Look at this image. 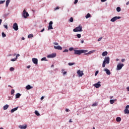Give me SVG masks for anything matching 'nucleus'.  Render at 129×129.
I'll use <instances>...</instances> for the list:
<instances>
[{"mask_svg": "<svg viewBox=\"0 0 129 129\" xmlns=\"http://www.w3.org/2000/svg\"><path fill=\"white\" fill-rule=\"evenodd\" d=\"M74 51L75 55H81L82 53H87L88 52L87 50H75Z\"/></svg>", "mask_w": 129, "mask_h": 129, "instance_id": "f257e3e1", "label": "nucleus"}, {"mask_svg": "<svg viewBox=\"0 0 129 129\" xmlns=\"http://www.w3.org/2000/svg\"><path fill=\"white\" fill-rule=\"evenodd\" d=\"M109 60H110L109 57H105L104 61H103V64H102L103 68H104V67H105L106 64H109Z\"/></svg>", "mask_w": 129, "mask_h": 129, "instance_id": "f03ea898", "label": "nucleus"}, {"mask_svg": "<svg viewBox=\"0 0 129 129\" xmlns=\"http://www.w3.org/2000/svg\"><path fill=\"white\" fill-rule=\"evenodd\" d=\"M73 32H82V26H80V25L76 28L73 29Z\"/></svg>", "mask_w": 129, "mask_h": 129, "instance_id": "7ed1b4c3", "label": "nucleus"}, {"mask_svg": "<svg viewBox=\"0 0 129 129\" xmlns=\"http://www.w3.org/2000/svg\"><path fill=\"white\" fill-rule=\"evenodd\" d=\"M22 16L24 18V19H27L28 17H29V13L26 12V10H24L22 13Z\"/></svg>", "mask_w": 129, "mask_h": 129, "instance_id": "20e7f679", "label": "nucleus"}, {"mask_svg": "<svg viewBox=\"0 0 129 129\" xmlns=\"http://www.w3.org/2000/svg\"><path fill=\"white\" fill-rule=\"evenodd\" d=\"M123 66H124V64H123V63H118L117 65L116 70H121V69L122 68V67H123Z\"/></svg>", "mask_w": 129, "mask_h": 129, "instance_id": "39448f33", "label": "nucleus"}, {"mask_svg": "<svg viewBox=\"0 0 129 129\" xmlns=\"http://www.w3.org/2000/svg\"><path fill=\"white\" fill-rule=\"evenodd\" d=\"M13 28L15 31H18L19 30V26H18V24L17 23H15L13 24Z\"/></svg>", "mask_w": 129, "mask_h": 129, "instance_id": "423d86ee", "label": "nucleus"}, {"mask_svg": "<svg viewBox=\"0 0 129 129\" xmlns=\"http://www.w3.org/2000/svg\"><path fill=\"white\" fill-rule=\"evenodd\" d=\"M119 19H121V17L119 16H115L113 18H112L110 21L111 22H115V21H116V20H119Z\"/></svg>", "mask_w": 129, "mask_h": 129, "instance_id": "0eeeda50", "label": "nucleus"}, {"mask_svg": "<svg viewBox=\"0 0 129 129\" xmlns=\"http://www.w3.org/2000/svg\"><path fill=\"white\" fill-rule=\"evenodd\" d=\"M100 83H101V82H98V83H97L94 85V86L95 87H96V88H99V87H100V86H101V85L100 84Z\"/></svg>", "mask_w": 129, "mask_h": 129, "instance_id": "6e6552de", "label": "nucleus"}, {"mask_svg": "<svg viewBox=\"0 0 129 129\" xmlns=\"http://www.w3.org/2000/svg\"><path fill=\"white\" fill-rule=\"evenodd\" d=\"M52 25H53V22L50 21L48 25V30H53V26H52Z\"/></svg>", "mask_w": 129, "mask_h": 129, "instance_id": "1a4fd4ad", "label": "nucleus"}, {"mask_svg": "<svg viewBox=\"0 0 129 129\" xmlns=\"http://www.w3.org/2000/svg\"><path fill=\"white\" fill-rule=\"evenodd\" d=\"M19 128L20 129H26L27 127H28V125L25 124V125H20L19 126Z\"/></svg>", "mask_w": 129, "mask_h": 129, "instance_id": "9d476101", "label": "nucleus"}, {"mask_svg": "<svg viewBox=\"0 0 129 129\" xmlns=\"http://www.w3.org/2000/svg\"><path fill=\"white\" fill-rule=\"evenodd\" d=\"M77 74H78L79 77H82L83 75H84V73H83V72L80 71V70H79L77 72Z\"/></svg>", "mask_w": 129, "mask_h": 129, "instance_id": "9b49d317", "label": "nucleus"}, {"mask_svg": "<svg viewBox=\"0 0 129 129\" xmlns=\"http://www.w3.org/2000/svg\"><path fill=\"white\" fill-rule=\"evenodd\" d=\"M32 61L34 63V64H38V59L36 58H33L32 59Z\"/></svg>", "mask_w": 129, "mask_h": 129, "instance_id": "f8f14e48", "label": "nucleus"}, {"mask_svg": "<svg viewBox=\"0 0 129 129\" xmlns=\"http://www.w3.org/2000/svg\"><path fill=\"white\" fill-rule=\"evenodd\" d=\"M56 56V53H52L51 54H49L47 56V58H54Z\"/></svg>", "mask_w": 129, "mask_h": 129, "instance_id": "ddd939ff", "label": "nucleus"}, {"mask_svg": "<svg viewBox=\"0 0 129 129\" xmlns=\"http://www.w3.org/2000/svg\"><path fill=\"white\" fill-rule=\"evenodd\" d=\"M104 71H105L107 75H110V71L107 69H105L104 70Z\"/></svg>", "mask_w": 129, "mask_h": 129, "instance_id": "4468645a", "label": "nucleus"}, {"mask_svg": "<svg viewBox=\"0 0 129 129\" xmlns=\"http://www.w3.org/2000/svg\"><path fill=\"white\" fill-rule=\"evenodd\" d=\"M54 48L55 50H62V47L60 45H58L57 46H54Z\"/></svg>", "mask_w": 129, "mask_h": 129, "instance_id": "2eb2a0df", "label": "nucleus"}, {"mask_svg": "<svg viewBox=\"0 0 129 129\" xmlns=\"http://www.w3.org/2000/svg\"><path fill=\"white\" fill-rule=\"evenodd\" d=\"M95 52V50L90 51L89 52L85 53L84 55H89V54H92V53H94Z\"/></svg>", "mask_w": 129, "mask_h": 129, "instance_id": "dca6fc26", "label": "nucleus"}, {"mask_svg": "<svg viewBox=\"0 0 129 129\" xmlns=\"http://www.w3.org/2000/svg\"><path fill=\"white\" fill-rule=\"evenodd\" d=\"M18 108H19V107L14 108L11 109V113H13V112H15V111H16V110H18Z\"/></svg>", "mask_w": 129, "mask_h": 129, "instance_id": "f3484780", "label": "nucleus"}, {"mask_svg": "<svg viewBox=\"0 0 129 129\" xmlns=\"http://www.w3.org/2000/svg\"><path fill=\"white\" fill-rule=\"evenodd\" d=\"M26 88L27 90H30V89H32V88H33V87L31 86L30 85H28L26 87Z\"/></svg>", "mask_w": 129, "mask_h": 129, "instance_id": "a211bd4d", "label": "nucleus"}, {"mask_svg": "<svg viewBox=\"0 0 129 129\" xmlns=\"http://www.w3.org/2000/svg\"><path fill=\"white\" fill-rule=\"evenodd\" d=\"M10 2H11V0H7L6 1V6L7 7V8L9 7V4H10Z\"/></svg>", "mask_w": 129, "mask_h": 129, "instance_id": "6ab92c4d", "label": "nucleus"}, {"mask_svg": "<svg viewBox=\"0 0 129 129\" xmlns=\"http://www.w3.org/2000/svg\"><path fill=\"white\" fill-rule=\"evenodd\" d=\"M3 108L4 110H7V109L9 108V105L8 104L5 105L4 106Z\"/></svg>", "mask_w": 129, "mask_h": 129, "instance_id": "aec40b11", "label": "nucleus"}, {"mask_svg": "<svg viewBox=\"0 0 129 129\" xmlns=\"http://www.w3.org/2000/svg\"><path fill=\"white\" fill-rule=\"evenodd\" d=\"M21 94H20V93H18L16 94V98H20V97H21Z\"/></svg>", "mask_w": 129, "mask_h": 129, "instance_id": "412c9836", "label": "nucleus"}, {"mask_svg": "<svg viewBox=\"0 0 129 129\" xmlns=\"http://www.w3.org/2000/svg\"><path fill=\"white\" fill-rule=\"evenodd\" d=\"M117 100V99H114V100H110V104H113L114 103V101H116Z\"/></svg>", "mask_w": 129, "mask_h": 129, "instance_id": "4be33fe9", "label": "nucleus"}, {"mask_svg": "<svg viewBox=\"0 0 129 129\" xmlns=\"http://www.w3.org/2000/svg\"><path fill=\"white\" fill-rule=\"evenodd\" d=\"M124 112L125 113V114H128L129 113V110H128V109H125L124 110Z\"/></svg>", "mask_w": 129, "mask_h": 129, "instance_id": "5701e85b", "label": "nucleus"}, {"mask_svg": "<svg viewBox=\"0 0 129 129\" xmlns=\"http://www.w3.org/2000/svg\"><path fill=\"white\" fill-rule=\"evenodd\" d=\"M116 121H117V122H119V121H121V118H120V117H117L116 118Z\"/></svg>", "mask_w": 129, "mask_h": 129, "instance_id": "b1692460", "label": "nucleus"}, {"mask_svg": "<svg viewBox=\"0 0 129 129\" xmlns=\"http://www.w3.org/2000/svg\"><path fill=\"white\" fill-rule=\"evenodd\" d=\"M107 54H108L107 51H105L102 53V56H106Z\"/></svg>", "mask_w": 129, "mask_h": 129, "instance_id": "393cba45", "label": "nucleus"}, {"mask_svg": "<svg viewBox=\"0 0 129 129\" xmlns=\"http://www.w3.org/2000/svg\"><path fill=\"white\" fill-rule=\"evenodd\" d=\"M116 11H117V12L119 13V12H120V11H121V9H120V7H117Z\"/></svg>", "mask_w": 129, "mask_h": 129, "instance_id": "a878e982", "label": "nucleus"}, {"mask_svg": "<svg viewBox=\"0 0 129 129\" xmlns=\"http://www.w3.org/2000/svg\"><path fill=\"white\" fill-rule=\"evenodd\" d=\"M91 17V15H90V14L88 13L87 15L86 16V18L87 19H88V18H90Z\"/></svg>", "mask_w": 129, "mask_h": 129, "instance_id": "bb28decb", "label": "nucleus"}, {"mask_svg": "<svg viewBox=\"0 0 129 129\" xmlns=\"http://www.w3.org/2000/svg\"><path fill=\"white\" fill-rule=\"evenodd\" d=\"M68 65H69V66H72L73 65H75V62H69L68 63Z\"/></svg>", "mask_w": 129, "mask_h": 129, "instance_id": "cd10ccee", "label": "nucleus"}, {"mask_svg": "<svg viewBox=\"0 0 129 129\" xmlns=\"http://www.w3.org/2000/svg\"><path fill=\"white\" fill-rule=\"evenodd\" d=\"M35 113L36 115H37V116H39V115H40V113H39V112H38V111L37 110L35 111Z\"/></svg>", "mask_w": 129, "mask_h": 129, "instance_id": "c85d7f7f", "label": "nucleus"}, {"mask_svg": "<svg viewBox=\"0 0 129 129\" xmlns=\"http://www.w3.org/2000/svg\"><path fill=\"white\" fill-rule=\"evenodd\" d=\"M2 37H3V38H5V37H7V35H6V34H5L4 32H2Z\"/></svg>", "mask_w": 129, "mask_h": 129, "instance_id": "c756f323", "label": "nucleus"}, {"mask_svg": "<svg viewBox=\"0 0 129 129\" xmlns=\"http://www.w3.org/2000/svg\"><path fill=\"white\" fill-rule=\"evenodd\" d=\"M33 37H34V35H33V34H29L28 36V38H33Z\"/></svg>", "mask_w": 129, "mask_h": 129, "instance_id": "7c9ffc66", "label": "nucleus"}, {"mask_svg": "<svg viewBox=\"0 0 129 129\" xmlns=\"http://www.w3.org/2000/svg\"><path fill=\"white\" fill-rule=\"evenodd\" d=\"M41 60V61H47V58L46 57H43Z\"/></svg>", "mask_w": 129, "mask_h": 129, "instance_id": "2f4dec72", "label": "nucleus"}, {"mask_svg": "<svg viewBox=\"0 0 129 129\" xmlns=\"http://www.w3.org/2000/svg\"><path fill=\"white\" fill-rule=\"evenodd\" d=\"M70 22L71 23H73V17H71L70 19Z\"/></svg>", "mask_w": 129, "mask_h": 129, "instance_id": "473e14b6", "label": "nucleus"}, {"mask_svg": "<svg viewBox=\"0 0 129 129\" xmlns=\"http://www.w3.org/2000/svg\"><path fill=\"white\" fill-rule=\"evenodd\" d=\"M15 93V90L12 89L11 90V95H13V94H14Z\"/></svg>", "mask_w": 129, "mask_h": 129, "instance_id": "72a5a7b5", "label": "nucleus"}, {"mask_svg": "<svg viewBox=\"0 0 129 129\" xmlns=\"http://www.w3.org/2000/svg\"><path fill=\"white\" fill-rule=\"evenodd\" d=\"M97 105H98L97 103H94L92 105V106H97Z\"/></svg>", "mask_w": 129, "mask_h": 129, "instance_id": "f704fd0d", "label": "nucleus"}, {"mask_svg": "<svg viewBox=\"0 0 129 129\" xmlns=\"http://www.w3.org/2000/svg\"><path fill=\"white\" fill-rule=\"evenodd\" d=\"M77 36L78 37V38H81V34H78L77 35Z\"/></svg>", "mask_w": 129, "mask_h": 129, "instance_id": "c9c22d12", "label": "nucleus"}, {"mask_svg": "<svg viewBox=\"0 0 129 129\" xmlns=\"http://www.w3.org/2000/svg\"><path fill=\"white\" fill-rule=\"evenodd\" d=\"M10 71H14V70H15V68H14L13 67L10 68Z\"/></svg>", "mask_w": 129, "mask_h": 129, "instance_id": "e433bc0d", "label": "nucleus"}, {"mask_svg": "<svg viewBox=\"0 0 129 129\" xmlns=\"http://www.w3.org/2000/svg\"><path fill=\"white\" fill-rule=\"evenodd\" d=\"M6 1H0V5L2 4H4V3H5Z\"/></svg>", "mask_w": 129, "mask_h": 129, "instance_id": "4c0bfd02", "label": "nucleus"}, {"mask_svg": "<svg viewBox=\"0 0 129 129\" xmlns=\"http://www.w3.org/2000/svg\"><path fill=\"white\" fill-rule=\"evenodd\" d=\"M16 60H17L16 58L11 59V61H12L13 62L16 61Z\"/></svg>", "mask_w": 129, "mask_h": 129, "instance_id": "58836bf2", "label": "nucleus"}, {"mask_svg": "<svg viewBox=\"0 0 129 129\" xmlns=\"http://www.w3.org/2000/svg\"><path fill=\"white\" fill-rule=\"evenodd\" d=\"M69 50L68 49H64V50L63 51V53H65V52H69Z\"/></svg>", "mask_w": 129, "mask_h": 129, "instance_id": "ea45409f", "label": "nucleus"}, {"mask_svg": "<svg viewBox=\"0 0 129 129\" xmlns=\"http://www.w3.org/2000/svg\"><path fill=\"white\" fill-rule=\"evenodd\" d=\"M74 48H73V47H70L69 48V51H73Z\"/></svg>", "mask_w": 129, "mask_h": 129, "instance_id": "a19ab883", "label": "nucleus"}, {"mask_svg": "<svg viewBox=\"0 0 129 129\" xmlns=\"http://www.w3.org/2000/svg\"><path fill=\"white\" fill-rule=\"evenodd\" d=\"M78 3V0H75V2H74L75 5H76V4H77Z\"/></svg>", "mask_w": 129, "mask_h": 129, "instance_id": "79ce46f5", "label": "nucleus"}, {"mask_svg": "<svg viewBox=\"0 0 129 129\" xmlns=\"http://www.w3.org/2000/svg\"><path fill=\"white\" fill-rule=\"evenodd\" d=\"M54 45H55V46H58V45H59V43H57V42H54L53 43Z\"/></svg>", "mask_w": 129, "mask_h": 129, "instance_id": "37998d69", "label": "nucleus"}, {"mask_svg": "<svg viewBox=\"0 0 129 129\" xmlns=\"http://www.w3.org/2000/svg\"><path fill=\"white\" fill-rule=\"evenodd\" d=\"M98 74V71H97L95 72V76H96Z\"/></svg>", "mask_w": 129, "mask_h": 129, "instance_id": "c03bdc74", "label": "nucleus"}, {"mask_svg": "<svg viewBox=\"0 0 129 129\" xmlns=\"http://www.w3.org/2000/svg\"><path fill=\"white\" fill-rule=\"evenodd\" d=\"M59 9H60V8H59V7H57L54 9V11H56V10H59Z\"/></svg>", "mask_w": 129, "mask_h": 129, "instance_id": "a18cd8bd", "label": "nucleus"}, {"mask_svg": "<svg viewBox=\"0 0 129 129\" xmlns=\"http://www.w3.org/2000/svg\"><path fill=\"white\" fill-rule=\"evenodd\" d=\"M128 108H129V105H127L126 106V107H125V109H128Z\"/></svg>", "mask_w": 129, "mask_h": 129, "instance_id": "49530a36", "label": "nucleus"}, {"mask_svg": "<svg viewBox=\"0 0 129 129\" xmlns=\"http://www.w3.org/2000/svg\"><path fill=\"white\" fill-rule=\"evenodd\" d=\"M18 57H20V54H18L16 55V59H18Z\"/></svg>", "mask_w": 129, "mask_h": 129, "instance_id": "de8ad7c7", "label": "nucleus"}, {"mask_svg": "<svg viewBox=\"0 0 129 129\" xmlns=\"http://www.w3.org/2000/svg\"><path fill=\"white\" fill-rule=\"evenodd\" d=\"M4 27L5 28V29H8V25H4Z\"/></svg>", "mask_w": 129, "mask_h": 129, "instance_id": "09e8293b", "label": "nucleus"}, {"mask_svg": "<svg viewBox=\"0 0 129 129\" xmlns=\"http://www.w3.org/2000/svg\"><path fill=\"white\" fill-rule=\"evenodd\" d=\"M102 39V37H101L98 39V41L99 42V41H101Z\"/></svg>", "mask_w": 129, "mask_h": 129, "instance_id": "8fccbe9b", "label": "nucleus"}, {"mask_svg": "<svg viewBox=\"0 0 129 129\" xmlns=\"http://www.w3.org/2000/svg\"><path fill=\"white\" fill-rule=\"evenodd\" d=\"M66 74H67V72H63V75H65Z\"/></svg>", "mask_w": 129, "mask_h": 129, "instance_id": "3c124183", "label": "nucleus"}, {"mask_svg": "<svg viewBox=\"0 0 129 129\" xmlns=\"http://www.w3.org/2000/svg\"><path fill=\"white\" fill-rule=\"evenodd\" d=\"M124 61H125V59L123 58L121 59V62H124Z\"/></svg>", "mask_w": 129, "mask_h": 129, "instance_id": "603ef678", "label": "nucleus"}, {"mask_svg": "<svg viewBox=\"0 0 129 129\" xmlns=\"http://www.w3.org/2000/svg\"><path fill=\"white\" fill-rule=\"evenodd\" d=\"M43 31H45V29L44 28L40 31L41 33H43Z\"/></svg>", "mask_w": 129, "mask_h": 129, "instance_id": "864d4df0", "label": "nucleus"}, {"mask_svg": "<svg viewBox=\"0 0 129 129\" xmlns=\"http://www.w3.org/2000/svg\"><path fill=\"white\" fill-rule=\"evenodd\" d=\"M101 2H102V3H104V2H106V0H101Z\"/></svg>", "mask_w": 129, "mask_h": 129, "instance_id": "5fc2aeb1", "label": "nucleus"}, {"mask_svg": "<svg viewBox=\"0 0 129 129\" xmlns=\"http://www.w3.org/2000/svg\"><path fill=\"white\" fill-rule=\"evenodd\" d=\"M43 99H44V96H42V97H41V100H43Z\"/></svg>", "mask_w": 129, "mask_h": 129, "instance_id": "6e6d98bb", "label": "nucleus"}, {"mask_svg": "<svg viewBox=\"0 0 129 129\" xmlns=\"http://www.w3.org/2000/svg\"><path fill=\"white\" fill-rule=\"evenodd\" d=\"M66 111H67V112H68V111H69V109H66Z\"/></svg>", "mask_w": 129, "mask_h": 129, "instance_id": "4d7b16f0", "label": "nucleus"}, {"mask_svg": "<svg viewBox=\"0 0 129 129\" xmlns=\"http://www.w3.org/2000/svg\"><path fill=\"white\" fill-rule=\"evenodd\" d=\"M83 43H84V40H81V43L83 44Z\"/></svg>", "mask_w": 129, "mask_h": 129, "instance_id": "13d9d810", "label": "nucleus"}, {"mask_svg": "<svg viewBox=\"0 0 129 129\" xmlns=\"http://www.w3.org/2000/svg\"><path fill=\"white\" fill-rule=\"evenodd\" d=\"M126 89H127V91H129V87H127L126 88Z\"/></svg>", "mask_w": 129, "mask_h": 129, "instance_id": "bf43d9fd", "label": "nucleus"}, {"mask_svg": "<svg viewBox=\"0 0 129 129\" xmlns=\"http://www.w3.org/2000/svg\"><path fill=\"white\" fill-rule=\"evenodd\" d=\"M126 6L129 5V1L126 3Z\"/></svg>", "mask_w": 129, "mask_h": 129, "instance_id": "052dcab7", "label": "nucleus"}, {"mask_svg": "<svg viewBox=\"0 0 129 129\" xmlns=\"http://www.w3.org/2000/svg\"><path fill=\"white\" fill-rule=\"evenodd\" d=\"M69 122H72V120L71 119H70Z\"/></svg>", "mask_w": 129, "mask_h": 129, "instance_id": "680f3d73", "label": "nucleus"}, {"mask_svg": "<svg viewBox=\"0 0 129 129\" xmlns=\"http://www.w3.org/2000/svg\"><path fill=\"white\" fill-rule=\"evenodd\" d=\"M2 19H0V25L2 24Z\"/></svg>", "mask_w": 129, "mask_h": 129, "instance_id": "e2e57ef3", "label": "nucleus"}, {"mask_svg": "<svg viewBox=\"0 0 129 129\" xmlns=\"http://www.w3.org/2000/svg\"><path fill=\"white\" fill-rule=\"evenodd\" d=\"M31 67V66H28L27 67V68H30Z\"/></svg>", "mask_w": 129, "mask_h": 129, "instance_id": "0e129e2a", "label": "nucleus"}, {"mask_svg": "<svg viewBox=\"0 0 129 129\" xmlns=\"http://www.w3.org/2000/svg\"><path fill=\"white\" fill-rule=\"evenodd\" d=\"M22 40H25V37H22Z\"/></svg>", "mask_w": 129, "mask_h": 129, "instance_id": "69168bd1", "label": "nucleus"}, {"mask_svg": "<svg viewBox=\"0 0 129 129\" xmlns=\"http://www.w3.org/2000/svg\"><path fill=\"white\" fill-rule=\"evenodd\" d=\"M119 59H118V58H117L116 59V61H118Z\"/></svg>", "mask_w": 129, "mask_h": 129, "instance_id": "338daca9", "label": "nucleus"}, {"mask_svg": "<svg viewBox=\"0 0 129 129\" xmlns=\"http://www.w3.org/2000/svg\"><path fill=\"white\" fill-rule=\"evenodd\" d=\"M51 67H54V64H52V65L51 66Z\"/></svg>", "mask_w": 129, "mask_h": 129, "instance_id": "774afa93", "label": "nucleus"}]
</instances>
